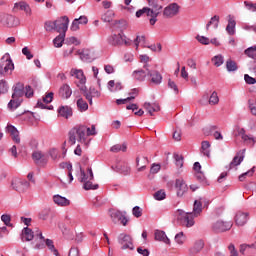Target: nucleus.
<instances>
[{
    "label": "nucleus",
    "mask_w": 256,
    "mask_h": 256,
    "mask_svg": "<svg viewBox=\"0 0 256 256\" xmlns=\"http://www.w3.org/2000/svg\"><path fill=\"white\" fill-rule=\"evenodd\" d=\"M201 211H203V204L201 203V200H195L192 213L177 210L176 215L178 221H180L182 225H185L186 227H193V225H195L193 218L199 217V215H201Z\"/></svg>",
    "instance_id": "1"
},
{
    "label": "nucleus",
    "mask_w": 256,
    "mask_h": 256,
    "mask_svg": "<svg viewBox=\"0 0 256 256\" xmlns=\"http://www.w3.org/2000/svg\"><path fill=\"white\" fill-rule=\"evenodd\" d=\"M25 87L22 83H17L14 86L12 99L8 103V108H10L11 111H15L18 107L21 106V103H23V96L25 95V91H23Z\"/></svg>",
    "instance_id": "2"
},
{
    "label": "nucleus",
    "mask_w": 256,
    "mask_h": 256,
    "mask_svg": "<svg viewBox=\"0 0 256 256\" xmlns=\"http://www.w3.org/2000/svg\"><path fill=\"white\" fill-rule=\"evenodd\" d=\"M87 140V126H76L72 128L69 132V141L71 145H75V143H85Z\"/></svg>",
    "instance_id": "3"
},
{
    "label": "nucleus",
    "mask_w": 256,
    "mask_h": 256,
    "mask_svg": "<svg viewBox=\"0 0 256 256\" xmlns=\"http://www.w3.org/2000/svg\"><path fill=\"white\" fill-rule=\"evenodd\" d=\"M80 172H81V178H80V182L84 183V189L86 191H89L90 189H97L99 187V185H94L93 182V170L91 168L87 169V173L88 175L85 173V171H83L80 168Z\"/></svg>",
    "instance_id": "4"
},
{
    "label": "nucleus",
    "mask_w": 256,
    "mask_h": 256,
    "mask_svg": "<svg viewBox=\"0 0 256 256\" xmlns=\"http://www.w3.org/2000/svg\"><path fill=\"white\" fill-rule=\"evenodd\" d=\"M70 77H74L77 79L75 81L77 87L80 88V91H85V83H87V78L85 77V73L81 69L72 68L70 70Z\"/></svg>",
    "instance_id": "5"
},
{
    "label": "nucleus",
    "mask_w": 256,
    "mask_h": 256,
    "mask_svg": "<svg viewBox=\"0 0 256 256\" xmlns=\"http://www.w3.org/2000/svg\"><path fill=\"white\" fill-rule=\"evenodd\" d=\"M69 225H73V220L69 216H65L64 220L58 224L60 231L67 239H73V230Z\"/></svg>",
    "instance_id": "6"
},
{
    "label": "nucleus",
    "mask_w": 256,
    "mask_h": 256,
    "mask_svg": "<svg viewBox=\"0 0 256 256\" xmlns=\"http://www.w3.org/2000/svg\"><path fill=\"white\" fill-rule=\"evenodd\" d=\"M0 69L3 75H11L13 69H15V64H13V60L9 56H3L0 61Z\"/></svg>",
    "instance_id": "7"
},
{
    "label": "nucleus",
    "mask_w": 256,
    "mask_h": 256,
    "mask_svg": "<svg viewBox=\"0 0 256 256\" xmlns=\"http://www.w3.org/2000/svg\"><path fill=\"white\" fill-rule=\"evenodd\" d=\"M107 41L109 45H112L113 47H119V45H123V43L126 47L131 45V40L125 39L121 34H113L108 37Z\"/></svg>",
    "instance_id": "8"
},
{
    "label": "nucleus",
    "mask_w": 256,
    "mask_h": 256,
    "mask_svg": "<svg viewBox=\"0 0 256 256\" xmlns=\"http://www.w3.org/2000/svg\"><path fill=\"white\" fill-rule=\"evenodd\" d=\"M143 15H146V17L150 18V25H155L157 23V17H159V12H154L151 10V8L144 7L136 12V17H143Z\"/></svg>",
    "instance_id": "9"
},
{
    "label": "nucleus",
    "mask_w": 256,
    "mask_h": 256,
    "mask_svg": "<svg viewBox=\"0 0 256 256\" xmlns=\"http://www.w3.org/2000/svg\"><path fill=\"white\" fill-rule=\"evenodd\" d=\"M109 216L115 224L121 223V225L125 227L127 226V223H129V220H127V217H125V214H123V212L119 210L111 209L109 211Z\"/></svg>",
    "instance_id": "10"
},
{
    "label": "nucleus",
    "mask_w": 256,
    "mask_h": 256,
    "mask_svg": "<svg viewBox=\"0 0 256 256\" xmlns=\"http://www.w3.org/2000/svg\"><path fill=\"white\" fill-rule=\"evenodd\" d=\"M181 6L177 3H171L170 5L166 6L163 11V15L166 19H173L176 15H179V10Z\"/></svg>",
    "instance_id": "11"
},
{
    "label": "nucleus",
    "mask_w": 256,
    "mask_h": 256,
    "mask_svg": "<svg viewBox=\"0 0 256 256\" xmlns=\"http://www.w3.org/2000/svg\"><path fill=\"white\" fill-rule=\"evenodd\" d=\"M55 26L57 33L64 34L67 33L69 29V17L63 16L55 20Z\"/></svg>",
    "instance_id": "12"
},
{
    "label": "nucleus",
    "mask_w": 256,
    "mask_h": 256,
    "mask_svg": "<svg viewBox=\"0 0 256 256\" xmlns=\"http://www.w3.org/2000/svg\"><path fill=\"white\" fill-rule=\"evenodd\" d=\"M118 243L123 250L130 249L131 251H133V249H135V247L133 246V239L127 234H120L118 236Z\"/></svg>",
    "instance_id": "13"
},
{
    "label": "nucleus",
    "mask_w": 256,
    "mask_h": 256,
    "mask_svg": "<svg viewBox=\"0 0 256 256\" xmlns=\"http://www.w3.org/2000/svg\"><path fill=\"white\" fill-rule=\"evenodd\" d=\"M174 187L176 189L177 197H183V195L189 191V186L183 178L176 179Z\"/></svg>",
    "instance_id": "14"
},
{
    "label": "nucleus",
    "mask_w": 256,
    "mask_h": 256,
    "mask_svg": "<svg viewBox=\"0 0 256 256\" xmlns=\"http://www.w3.org/2000/svg\"><path fill=\"white\" fill-rule=\"evenodd\" d=\"M12 188L14 191H18L19 193H24V191H27V188L29 187V182L27 180H22L19 178H15L11 182Z\"/></svg>",
    "instance_id": "15"
},
{
    "label": "nucleus",
    "mask_w": 256,
    "mask_h": 256,
    "mask_svg": "<svg viewBox=\"0 0 256 256\" xmlns=\"http://www.w3.org/2000/svg\"><path fill=\"white\" fill-rule=\"evenodd\" d=\"M233 227V222H224L221 220L216 221L212 229L215 231V233H223L225 231H229Z\"/></svg>",
    "instance_id": "16"
},
{
    "label": "nucleus",
    "mask_w": 256,
    "mask_h": 256,
    "mask_svg": "<svg viewBox=\"0 0 256 256\" xmlns=\"http://www.w3.org/2000/svg\"><path fill=\"white\" fill-rule=\"evenodd\" d=\"M32 159L34 163H36V165H39L40 167H45V165H47V163L49 162L47 156L41 151L33 152Z\"/></svg>",
    "instance_id": "17"
},
{
    "label": "nucleus",
    "mask_w": 256,
    "mask_h": 256,
    "mask_svg": "<svg viewBox=\"0 0 256 256\" xmlns=\"http://www.w3.org/2000/svg\"><path fill=\"white\" fill-rule=\"evenodd\" d=\"M81 91L87 101H89L90 105H93V97H101V92L94 87H90L89 90H87V87L85 86L84 90Z\"/></svg>",
    "instance_id": "18"
},
{
    "label": "nucleus",
    "mask_w": 256,
    "mask_h": 256,
    "mask_svg": "<svg viewBox=\"0 0 256 256\" xmlns=\"http://www.w3.org/2000/svg\"><path fill=\"white\" fill-rule=\"evenodd\" d=\"M249 221V213L248 212H237L235 216V224L238 227H243Z\"/></svg>",
    "instance_id": "19"
},
{
    "label": "nucleus",
    "mask_w": 256,
    "mask_h": 256,
    "mask_svg": "<svg viewBox=\"0 0 256 256\" xmlns=\"http://www.w3.org/2000/svg\"><path fill=\"white\" fill-rule=\"evenodd\" d=\"M6 133H9L14 143H17V144L21 143V138L19 137V130H17L15 126L8 124L6 127Z\"/></svg>",
    "instance_id": "20"
},
{
    "label": "nucleus",
    "mask_w": 256,
    "mask_h": 256,
    "mask_svg": "<svg viewBox=\"0 0 256 256\" xmlns=\"http://www.w3.org/2000/svg\"><path fill=\"white\" fill-rule=\"evenodd\" d=\"M143 108L151 115V117H153V113H158V111H161V106H159V103L157 102H145L143 104Z\"/></svg>",
    "instance_id": "21"
},
{
    "label": "nucleus",
    "mask_w": 256,
    "mask_h": 256,
    "mask_svg": "<svg viewBox=\"0 0 256 256\" xmlns=\"http://www.w3.org/2000/svg\"><path fill=\"white\" fill-rule=\"evenodd\" d=\"M147 165H149V159L145 156L139 157L137 156L136 158V167H137V172L141 173L147 169Z\"/></svg>",
    "instance_id": "22"
},
{
    "label": "nucleus",
    "mask_w": 256,
    "mask_h": 256,
    "mask_svg": "<svg viewBox=\"0 0 256 256\" xmlns=\"http://www.w3.org/2000/svg\"><path fill=\"white\" fill-rule=\"evenodd\" d=\"M146 70L149 77L151 78V83H154V85H160L161 81H163V76L161 73H159L157 70L150 71L149 68H146Z\"/></svg>",
    "instance_id": "23"
},
{
    "label": "nucleus",
    "mask_w": 256,
    "mask_h": 256,
    "mask_svg": "<svg viewBox=\"0 0 256 256\" xmlns=\"http://www.w3.org/2000/svg\"><path fill=\"white\" fill-rule=\"evenodd\" d=\"M13 11H23L26 13V15H31V7L29 6V4H27V2L23 1L15 3Z\"/></svg>",
    "instance_id": "24"
},
{
    "label": "nucleus",
    "mask_w": 256,
    "mask_h": 256,
    "mask_svg": "<svg viewBox=\"0 0 256 256\" xmlns=\"http://www.w3.org/2000/svg\"><path fill=\"white\" fill-rule=\"evenodd\" d=\"M143 67L145 70L138 69L132 73V76L134 79H136V81H145V77H147V75H149V73L147 72L148 65L145 64Z\"/></svg>",
    "instance_id": "25"
},
{
    "label": "nucleus",
    "mask_w": 256,
    "mask_h": 256,
    "mask_svg": "<svg viewBox=\"0 0 256 256\" xmlns=\"http://www.w3.org/2000/svg\"><path fill=\"white\" fill-rule=\"evenodd\" d=\"M203 247H205V242L203 240H196L194 245L190 248V255H197L203 251Z\"/></svg>",
    "instance_id": "26"
},
{
    "label": "nucleus",
    "mask_w": 256,
    "mask_h": 256,
    "mask_svg": "<svg viewBox=\"0 0 256 256\" xmlns=\"http://www.w3.org/2000/svg\"><path fill=\"white\" fill-rule=\"evenodd\" d=\"M59 95L62 99H69L71 95H73V90H71V86L69 84H63L59 89Z\"/></svg>",
    "instance_id": "27"
},
{
    "label": "nucleus",
    "mask_w": 256,
    "mask_h": 256,
    "mask_svg": "<svg viewBox=\"0 0 256 256\" xmlns=\"http://www.w3.org/2000/svg\"><path fill=\"white\" fill-rule=\"evenodd\" d=\"M53 201L59 207H69V205H71V200H69L61 195H54Z\"/></svg>",
    "instance_id": "28"
},
{
    "label": "nucleus",
    "mask_w": 256,
    "mask_h": 256,
    "mask_svg": "<svg viewBox=\"0 0 256 256\" xmlns=\"http://www.w3.org/2000/svg\"><path fill=\"white\" fill-rule=\"evenodd\" d=\"M243 159H245V149L242 150L241 155L237 154L233 158L232 163L229 165L230 169H235V167L241 165V163H243Z\"/></svg>",
    "instance_id": "29"
},
{
    "label": "nucleus",
    "mask_w": 256,
    "mask_h": 256,
    "mask_svg": "<svg viewBox=\"0 0 256 256\" xmlns=\"http://www.w3.org/2000/svg\"><path fill=\"white\" fill-rule=\"evenodd\" d=\"M58 114L60 117H64L65 119H69V117L73 116V109L69 106H61L58 109Z\"/></svg>",
    "instance_id": "30"
},
{
    "label": "nucleus",
    "mask_w": 256,
    "mask_h": 256,
    "mask_svg": "<svg viewBox=\"0 0 256 256\" xmlns=\"http://www.w3.org/2000/svg\"><path fill=\"white\" fill-rule=\"evenodd\" d=\"M155 239L156 241H162V243H165L166 245H171V240L168 239L167 234H165L164 231L157 230L155 232Z\"/></svg>",
    "instance_id": "31"
},
{
    "label": "nucleus",
    "mask_w": 256,
    "mask_h": 256,
    "mask_svg": "<svg viewBox=\"0 0 256 256\" xmlns=\"http://www.w3.org/2000/svg\"><path fill=\"white\" fill-rule=\"evenodd\" d=\"M51 101H53V92L46 94V97H43L42 101L39 100L37 105L40 109H47L46 105L51 103ZM43 103H46V105Z\"/></svg>",
    "instance_id": "32"
},
{
    "label": "nucleus",
    "mask_w": 256,
    "mask_h": 256,
    "mask_svg": "<svg viewBox=\"0 0 256 256\" xmlns=\"http://www.w3.org/2000/svg\"><path fill=\"white\" fill-rule=\"evenodd\" d=\"M116 171L118 173H121L122 175H129L131 173V167L129 166V164L123 162L116 166Z\"/></svg>",
    "instance_id": "33"
},
{
    "label": "nucleus",
    "mask_w": 256,
    "mask_h": 256,
    "mask_svg": "<svg viewBox=\"0 0 256 256\" xmlns=\"http://www.w3.org/2000/svg\"><path fill=\"white\" fill-rule=\"evenodd\" d=\"M148 1V5L151 11H154V13H159V11H161V9H163V6H161V4H159V0H147Z\"/></svg>",
    "instance_id": "34"
},
{
    "label": "nucleus",
    "mask_w": 256,
    "mask_h": 256,
    "mask_svg": "<svg viewBox=\"0 0 256 256\" xmlns=\"http://www.w3.org/2000/svg\"><path fill=\"white\" fill-rule=\"evenodd\" d=\"M211 144L209 143V141H203L201 144V153H203V155H205L206 157H210L211 156Z\"/></svg>",
    "instance_id": "35"
},
{
    "label": "nucleus",
    "mask_w": 256,
    "mask_h": 256,
    "mask_svg": "<svg viewBox=\"0 0 256 256\" xmlns=\"http://www.w3.org/2000/svg\"><path fill=\"white\" fill-rule=\"evenodd\" d=\"M22 237L25 241H33L35 236L33 235V230H31V228L25 227L22 231Z\"/></svg>",
    "instance_id": "36"
},
{
    "label": "nucleus",
    "mask_w": 256,
    "mask_h": 256,
    "mask_svg": "<svg viewBox=\"0 0 256 256\" xmlns=\"http://www.w3.org/2000/svg\"><path fill=\"white\" fill-rule=\"evenodd\" d=\"M108 89L111 91V93H115V91H121L123 89V86L121 83H115V80H110L108 82Z\"/></svg>",
    "instance_id": "37"
},
{
    "label": "nucleus",
    "mask_w": 256,
    "mask_h": 256,
    "mask_svg": "<svg viewBox=\"0 0 256 256\" xmlns=\"http://www.w3.org/2000/svg\"><path fill=\"white\" fill-rule=\"evenodd\" d=\"M6 25H8V27H17V25H19V19H17L13 15H7L6 16Z\"/></svg>",
    "instance_id": "38"
},
{
    "label": "nucleus",
    "mask_w": 256,
    "mask_h": 256,
    "mask_svg": "<svg viewBox=\"0 0 256 256\" xmlns=\"http://www.w3.org/2000/svg\"><path fill=\"white\" fill-rule=\"evenodd\" d=\"M110 151L112 153H119L120 151H122V153H125L127 152V144H115L110 148Z\"/></svg>",
    "instance_id": "39"
},
{
    "label": "nucleus",
    "mask_w": 256,
    "mask_h": 256,
    "mask_svg": "<svg viewBox=\"0 0 256 256\" xmlns=\"http://www.w3.org/2000/svg\"><path fill=\"white\" fill-rule=\"evenodd\" d=\"M213 27V29H217L219 27V16L215 15L213 16L210 21L206 25V31H209V27Z\"/></svg>",
    "instance_id": "40"
},
{
    "label": "nucleus",
    "mask_w": 256,
    "mask_h": 256,
    "mask_svg": "<svg viewBox=\"0 0 256 256\" xmlns=\"http://www.w3.org/2000/svg\"><path fill=\"white\" fill-rule=\"evenodd\" d=\"M226 69L227 71H229V73H231L237 71V69H239V66H237V62L233 61L232 59H228L226 61Z\"/></svg>",
    "instance_id": "41"
},
{
    "label": "nucleus",
    "mask_w": 256,
    "mask_h": 256,
    "mask_svg": "<svg viewBox=\"0 0 256 256\" xmlns=\"http://www.w3.org/2000/svg\"><path fill=\"white\" fill-rule=\"evenodd\" d=\"M235 25H236L235 20L230 19L228 21V25L226 26V31L228 35H235Z\"/></svg>",
    "instance_id": "42"
},
{
    "label": "nucleus",
    "mask_w": 256,
    "mask_h": 256,
    "mask_svg": "<svg viewBox=\"0 0 256 256\" xmlns=\"http://www.w3.org/2000/svg\"><path fill=\"white\" fill-rule=\"evenodd\" d=\"M48 154L51 157L52 161H59V159L61 158V155L59 154V150L55 148H51L48 151Z\"/></svg>",
    "instance_id": "43"
},
{
    "label": "nucleus",
    "mask_w": 256,
    "mask_h": 256,
    "mask_svg": "<svg viewBox=\"0 0 256 256\" xmlns=\"http://www.w3.org/2000/svg\"><path fill=\"white\" fill-rule=\"evenodd\" d=\"M77 107H78L79 111L83 112V111H87V109H89V104H87V102L85 100H83V98H80L77 100Z\"/></svg>",
    "instance_id": "44"
},
{
    "label": "nucleus",
    "mask_w": 256,
    "mask_h": 256,
    "mask_svg": "<svg viewBox=\"0 0 256 256\" xmlns=\"http://www.w3.org/2000/svg\"><path fill=\"white\" fill-rule=\"evenodd\" d=\"M65 41V34H59L54 40L55 47H63V42Z\"/></svg>",
    "instance_id": "45"
},
{
    "label": "nucleus",
    "mask_w": 256,
    "mask_h": 256,
    "mask_svg": "<svg viewBox=\"0 0 256 256\" xmlns=\"http://www.w3.org/2000/svg\"><path fill=\"white\" fill-rule=\"evenodd\" d=\"M209 105H219V95L216 91L212 92L208 100Z\"/></svg>",
    "instance_id": "46"
},
{
    "label": "nucleus",
    "mask_w": 256,
    "mask_h": 256,
    "mask_svg": "<svg viewBox=\"0 0 256 256\" xmlns=\"http://www.w3.org/2000/svg\"><path fill=\"white\" fill-rule=\"evenodd\" d=\"M175 241L178 243V245H183L185 241H187V236L183 232H179L175 235Z\"/></svg>",
    "instance_id": "47"
},
{
    "label": "nucleus",
    "mask_w": 256,
    "mask_h": 256,
    "mask_svg": "<svg viewBox=\"0 0 256 256\" xmlns=\"http://www.w3.org/2000/svg\"><path fill=\"white\" fill-rule=\"evenodd\" d=\"M245 55H247V57H250V59H256V45L246 49Z\"/></svg>",
    "instance_id": "48"
},
{
    "label": "nucleus",
    "mask_w": 256,
    "mask_h": 256,
    "mask_svg": "<svg viewBox=\"0 0 256 256\" xmlns=\"http://www.w3.org/2000/svg\"><path fill=\"white\" fill-rule=\"evenodd\" d=\"M249 249H255V244H241L239 247V252L241 255H245V251H249Z\"/></svg>",
    "instance_id": "49"
},
{
    "label": "nucleus",
    "mask_w": 256,
    "mask_h": 256,
    "mask_svg": "<svg viewBox=\"0 0 256 256\" xmlns=\"http://www.w3.org/2000/svg\"><path fill=\"white\" fill-rule=\"evenodd\" d=\"M113 15V11L108 10L104 15H102V21H104V23H111Z\"/></svg>",
    "instance_id": "50"
},
{
    "label": "nucleus",
    "mask_w": 256,
    "mask_h": 256,
    "mask_svg": "<svg viewBox=\"0 0 256 256\" xmlns=\"http://www.w3.org/2000/svg\"><path fill=\"white\" fill-rule=\"evenodd\" d=\"M223 56L221 55H217V56H214L212 58V63L213 65H215V67H221V65L223 64Z\"/></svg>",
    "instance_id": "51"
},
{
    "label": "nucleus",
    "mask_w": 256,
    "mask_h": 256,
    "mask_svg": "<svg viewBox=\"0 0 256 256\" xmlns=\"http://www.w3.org/2000/svg\"><path fill=\"white\" fill-rule=\"evenodd\" d=\"M165 197H167V194H165V190H158L154 194V199H156V201H163V199H165Z\"/></svg>",
    "instance_id": "52"
},
{
    "label": "nucleus",
    "mask_w": 256,
    "mask_h": 256,
    "mask_svg": "<svg viewBox=\"0 0 256 256\" xmlns=\"http://www.w3.org/2000/svg\"><path fill=\"white\" fill-rule=\"evenodd\" d=\"M9 91V85H7V81L0 80V95L5 94Z\"/></svg>",
    "instance_id": "53"
},
{
    "label": "nucleus",
    "mask_w": 256,
    "mask_h": 256,
    "mask_svg": "<svg viewBox=\"0 0 256 256\" xmlns=\"http://www.w3.org/2000/svg\"><path fill=\"white\" fill-rule=\"evenodd\" d=\"M253 173H255V167L240 175L239 181H245L246 177H253Z\"/></svg>",
    "instance_id": "54"
},
{
    "label": "nucleus",
    "mask_w": 256,
    "mask_h": 256,
    "mask_svg": "<svg viewBox=\"0 0 256 256\" xmlns=\"http://www.w3.org/2000/svg\"><path fill=\"white\" fill-rule=\"evenodd\" d=\"M45 30L48 32L56 31L55 21H47L45 23Z\"/></svg>",
    "instance_id": "55"
},
{
    "label": "nucleus",
    "mask_w": 256,
    "mask_h": 256,
    "mask_svg": "<svg viewBox=\"0 0 256 256\" xmlns=\"http://www.w3.org/2000/svg\"><path fill=\"white\" fill-rule=\"evenodd\" d=\"M242 140L244 143H247V145H252V147L255 145V139L249 135H243Z\"/></svg>",
    "instance_id": "56"
},
{
    "label": "nucleus",
    "mask_w": 256,
    "mask_h": 256,
    "mask_svg": "<svg viewBox=\"0 0 256 256\" xmlns=\"http://www.w3.org/2000/svg\"><path fill=\"white\" fill-rule=\"evenodd\" d=\"M132 214L134 215V217L139 219V217H141L143 215V210L139 206H135L132 209Z\"/></svg>",
    "instance_id": "57"
},
{
    "label": "nucleus",
    "mask_w": 256,
    "mask_h": 256,
    "mask_svg": "<svg viewBox=\"0 0 256 256\" xmlns=\"http://www.w3.org/2000/svg\"><path fill=\"white\" fill-rule=\"evenodd\" d=\"M133 99H135V96H130V97H127L126 99H117L116 105H125L129 103V101H133Z\"/></svg>",
    "instance_id": "58"
},
{
    "label": "nucleus",
    "mask_w": 256,
    "mask_h": 256,
    "mask_svg": "<svg viewBox=\"0 0 256 256\" xmlns=\"http://www.w3.org/2000/svg\"><path fill=\"white\" fill-rule=\"evenodd\" d=\"M174 159L176 161V167H179L181 169V167H183V156L175 154Z\"/></svg>",
    "instance_id": "59"
},
{
    "label": "nucleus",
    "mask_w": 256,
    "mask_h": 256,
    "mask_svg": "<svg viewBox=\"0 0 256 256\" xmlns=\"http://www.w3.org/2000/svg\"><path fill=\"white\" fill-rule=\"evenodd\" d=\"M158 171H161V164H152L151 168H150V173H152L153 175L157 174Z\"/></svg>",
    "instance_id": "60"
},
{
    "label": "nucleus",
    "mask_w": 256,
    "mask_h": 256,
    "mask_svg": "<svg viewBox=\"0 0 256 256\" xmlns=\"http://www.w3.org/2000/svg\"><path fill=\"white\" fill-rule=\"evenodd\" d=\"M197 41H199V43H201L202 45H209L210 40L209 38L205 37V36H197L196 37Z\"/></svg>",
    "instance_id": "61"
},
{
    "label": "nucleus",
    "mask_w": 256,
    "mask_h": 256,
    "mask_svg": "<svg viewBox=\"0 0 256 256\" xmlns=\"http://www.w3.org/2000/svg\"><path fill=\"white\" fill-rule=\"evenodd\" d=\"M244 80H245V82H246L248 85H255V83H256L255 78L249 76V74H245V75H244Z\"/></svg>",
    "instance_id": "62"
},
{
    "label": "nucleus",
    "mask_w": 256,
    "mask_h": 256,
    "mask_svg": "<svg viewBox=\"0 0 256 256\" xmlns=\"http://www.w3.org/2000/svg\"><path fill=\"white\" fill-rule=\"evenodd\" d=\"M244 5H245L246 9H248V11H252V12L256 11V4H253L249 1H245Z\"/></svg>",
    "instance_id": "63"
},
{
    "label": "nucleus",
    "mask_w": 256,
    "mask_h": 256,
    "mask_svg": "<svg viewBox=\"0 0 256 256\" xmlns=\"http://www.w3.org/2000/svg\"><path fill=\"white\" fill-rule=\"evenodd\" d=\"M68 256H80L79 255V248L77 247H72L69 251Z\"/></svg>",
    "instance_id": "64"
}]
</instances>
